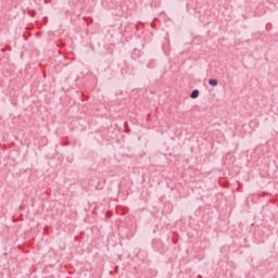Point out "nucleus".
Wrapping results in <instances>:
<instances>
[{"label":"nucleus","instance_id":"f257e3e1","mask_svg":"<svg viewBox=\"0 0 278 278\" xmlns=\"http://www.w3.org/2000/svg\"><path fill=\"white\" fill-rule=\"evenodd\" d=\"M208 84H210V86L216 87V86H218V80L217 79H210Z\"/></svg>","mask_w":278,"mask_h":278},{"label":"nucleus","instance_id":"f03ea898","mask_svg":"<svg viewBox=\"0 0 278 278\" xmlns=\"http://www.w3.org/2000/svg\"><path fill=\"white\" fill-rule=\"evenodd\" d=\"M191 99H197L199 97V90H193L190 94Z\"/></svg>","mask_w":278,"mask_h":278}]
</instances>
